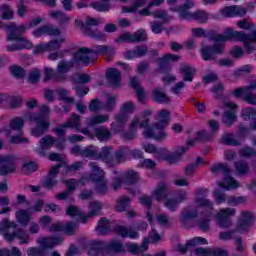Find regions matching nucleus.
I'll return each instance as SVG.
<instances>
[{"label": "nucleus", "instance_id": "nucleus-31", "mask_svg": "<svg viewBox=\"0 0 256 256\" xmlns=\"http://www.w3.org/2000/svg\"><path fill=\"white\" fill-rule=\"evenodd\" d=\"M114 231L117 235H120V237H123L124 239L127 237L130 239H137V237H139V232L131 227L117 226L114 228Z\"/></svg>", "mask_w": 256, "mask_h": 256}, {"label": "nucleus", "instance_id": "nucleus-63", "mask_svg": "<svg viewBox=\"0 0 256 256\" xmlns=\"http://www.w3.org/2000/svg\"><path fill=\"white\" fill-rule=\"evenodd\" d=\"M254 155H256V150L249 146H245L239 150L240 157H245L246 159H251V157H254Z\"/></svg>", "mask_w": 256, "mask_h": 256}, {"label": "nucleus", "instance_id": "nucleus-29", "mask_svg": "<svg viewBox=\"0 0 256 256\" xmlns=\"http://www.w3.org/2000/svg\"><path fill=\"white\" fill-rule=\"evenodd\" d=\"M55 145V138L51 135H46L41 138L40 146L36 149L37 153L41 155V157H45V151L49 150V148Z\"/></svg>", "mask_w": 256, "mask_h": 256}, {"label": "nucleus", "instance_id": "nucleus-37", "mask_svg": "<svg viewBox=\"0 0 256 256\" xmlns=\"http://www.w3.org/2000/svg\"><path fill=\"white\" fill-rule=\"evenodd\" d=\"M253 89H256V81L252 82L245 90L243 99L249 105H256V93H253Z\"/></svg>", "mask_w": 256, "mask_h": 256}, {"label": "nucleus", "instance_id": "nucleus-20", "mask_svg": "<svg viewBox=\"0 0 256 256\" xmlns=\"http://www.w3.org/2000/svg\"><path fill=\"white\" fill-rule=\"evenodd\" d=\"M197 245H207V239L201 238V237H195L189 241H187L186 245L178 244L177 245V251L179 253H182V255H185L191 247H197Z\"/></svg>", "mask_w": 256, "mask_h": 256}, {"label": "nucleus", "instance_id": "nucleus-44", "mask_svg": "<svg viewBox=\"0 0 256 256\" xmlns=\"http://www.w3.org/2000/svg\"><path fill=\"white\" fill-rule=\"evenodd\" d=\"M66 215H68V217H72L73 219H81L82 223H83V217H85V215L83 214V211L81 210V208H79V206H69L66 209Z\"/></svg>", "mask_w": 256, "mask_h": 256}, {"label": "nucleus", "instance_id": "nucleus-43", "mask_svg": "<svg viewBox=\"0 0 256 256\" xmlns=\"http://www.w3.org/2000/svg\"><path fill=\"white\" fill-rule=\"evenodd\" d=\"M211 139V133L202 130L196 133V137L193 140H188V147H193L197 141H209Z\"/></svg>", "mask_w": 256, "mask_h": 256}, {"label": "nucleus", "instance_id": "nucleus-48", "mask_svg": "<svg viewBox=\"0 0 256 256\" xmlns=\"http://www.w3.org/2000/svg\"><path fill=\"white\" fill-rule=\"evenodd\" d=\"M235 171L238 175H248L249 174V163L239 160L234 163Z\"/></svg>", "mask_w": 256, "mask_h": 256}, {"label": "nucleus", "instance_id": "nucleus-35", "mask_svg": "<svg viewBox=\"0 0 256 256\" xmlns=\"http://www.w3.org/2000/svg\"><path fill=\"white\" fill-rule=\"evenodd\" d=\"M94 135L98 141H109L111 139V130L105 126H98L94 129Z\"/></svg>", "mask_w": 256, "mask_h": 256}, {"label": "nucleus", "instance_id": "nucleus-39", "mask_svg": "<svg viewBox=\"0 0 256 256\" xmlns=\"http://www.w3.org/2000/svg\"><path fill=\"white\" fill-rule=\"evenodd\" d=\"M81 117L78 114H74L72 118L68 119V121L61 125V129L66 131L67 127H71L72 129H76L79 131V127H81Z\"/></svg>", "mask_w": 256, "mask_h": 256}, {"label": "nucleus", "instance_id": "nucleus-38", "mask_svg": "<svg viewBox=\"0 0 256 256\" xmlns=\"http://www.w3.org/2000/svg\"><path fill=\"white\" fill-rule=\"evenodd\" d=\"M16 221L22 225V227H27L29 221H31V213L27 210H19L16 212Z\"/></svg>", "mask_w": 256, "mask_h": 256}, {"label": "nucleus", "instance_id": "nucleus-18", "mask_svg": "<svg viewBox=\"0 0 256 256\" xmlns=\"http://www.w3.org/2000/svg\"><path fill=\"white\" fill-rule=\"evenodd\" d=\"M92 55H106V61H112L115 57V47L109 45H96L91 49Z\"/></svg>", "mask_w": 256, "mask_h": 256}, {"label": "nucleus", "instance_id": "nucleus-16", "mask_svg": "<svg viewBox=\"0 0 256 256\" xmlns=\"http://www.w3.org/2000/svg\"><path fill=\"white\" fill-rule=\"evenodd\" d=\"M128 121H129V115L125 113L116 114L114 116V122L111 123V131L113 133L123 132Z\"/></svg>", "mask_w": 256, "mask_h": 256}, {"label": "nucleus", "instance_id": "nucleus-32", "mask_svg": "<svg viewBox=\"0 0 256 256\" xmlns=\"http://www.w3.org/2000/svg\"><path fill=\"white\" fill-rule=\"evenodd\" d=\"M53 132L56 133L58 138H54V146L59 151H63L65 149V143L67 142V138H65V128H55Z\"/></svg>", "mask_w": 256, "mask_h": 256}, {"label": "nucleus", "instance_id": "nucleus-30", "mask_svg": "<svg viewBox=\"0 0 256 256\" xmlns=\"http://www.w3.org/2000/svg\"><path fill=\"white\" fill-rule=\"evenodd\" d=\"M103 208V206L97 202V201H92L89 203L88 205V213L87 215H85V217H83V223H87V221H89V219H93V217H97V215H99V213H101V209Z\"/></svg>", "mask_w": 256, "mask_h": 256}, {"label": "nucleus", "instance_id": "nucleus-61", "mask_svg": "<svg viewBox=\"0 0 256 256\" xmlns=\"http://www.w3.org/2000/svg\"><path fill=\"white\" fill-rule=\"evenodd\" d=\"M65 43V38L59 40H51L46 44L47 51H57L61 49V44Z\"/></svg>", "mask_w": 256, "mask_h": 256}, {"label": "nucleus", "instance_id": "nucleus-2", "mask_svg": "<svg viewBox=\"0 0 256 256\" xmlns=\"http://www.w3.org/2000/svg\"><path fill=\"white\" fill-rule=\"evenodd\" d=\"M193 7H195V2L192 0H187L183 5L170 8V11L178 13L180 19L197 21V23L201 24L207 23V21H209V12L205 10H196L195 12H190L189 9H193Z\"/></svg>", "mask_w": 256, "mask_h": 256}, {"label": "nucleus", "instance_id": "nucleus-46", "mask_svg": "<svg viewBox=\"0 0 256 256\" xmlns=\"http://www.w3.org/2000/svg\"><path fill=\"white\" fill-rule=\"evenodd\" d=\"M96 231L100 235H107L109 231H111V224L109 223V220H107V218H101L97 225Z\"/></svg>", "mask_w": 256, "mask_h": 256}, {"label": "nucleus", "instance_id": "nucleus-51", "mask_svg": "<svg viewBox=\"0 0 256 256\" xmlns=\"http://www.w3.org/2000/svg\"><path fill=\"white\" fill-rule=\"evenodd\" d=\"M23 49H33V44H27L25 42H17V43L6 46V51L8 52L21 51Z\"/></svg>", "mask_w": 256, "mask_h": 256}, {"label": "nucleus", "instance_id": "nucleus-17", "mask_svg": "<svg viewBox=\"0 0 256 256\" xmlns=\"http://www.w3.org/2000/svg\"><path fill=\"white\" fill-rule=\"evenodd\" d=\"M224 106L228 109H232L231 111H225L222 117V123L226 125V127H231L237 121V116L235 115V109H237V104L233 102H224Z\"/></svg>", "mask_w": 256, "mask_h": 256}, {"label": "nucleus", "instance_id": "nucleus-27", "mask_svg": "<svg viewBox=\"0 0 256 256\" xmlns=\"http://www.w3.org/2000/svg\"><path fill=\"white\" fill-rule=\"evenodd\" d=\"M151 98L155 103L167 104L171 103V98L165 93V89L161 87H156L151 93Z\"/></svg>", "mask_w": 256, "mask_h": 256}, {"label": "nucleus", "instance_id": "nucleus-28", "mask_svg": "<svg viewBox=\"0 0 256 256\" xmlns=\"http://www.w3.org/2000/svg\"><path fill=\"white\" fill-rule=\"evenodd\" d=\"M106 79L112 87H119L121 85V72L117 68H108Z\"/></svg>", "mask_w": 256, "mask_h": 256}, {"label": "nucleus", "instance_id": "nucleus-11", "mask_svg": "<svg viewBox=\"0 0 256 256\" xmlns=\"http://www.w3.org/2000/svg\"><path fill=\"white\" fill-rule=\"evenodd\" d=\"M143 41H147V33L144 30H138L134 34L125 32L116 39V43H143Z\"/></svg>", "mask_w": 256, "mask_h": 256}, {"label": "nucleus", "instance_id": "nucleus-56", "mask_svg": "<svg viewBox=\"0 0 256 256\" xmlns=\"http://www.w3.org/2000/svg\"><path fill=\"white\" fill-rule=\"evenodd\" d=\"M221 143H223V145H231L233 147H239V145H241V142L235 139V136L233 134L223 135L221 138Z\"/></svg>", "mask_w": 256, "mask_h": 256}, {"label": "nucleus", "instance_id": "nucleus-13", "mask_svg": "<svg viewBox=\"0 0 256 256\" xmlns=\"http://www.w3.org/2000/svg\"><path fill=\"white\" fill-rule=\"evenodd\" d=\"M92 50L87 47H82L78 49L77 52L74 53V61L76 63H82V65H89L95 61V58L92 56Z\"/></svg>", "mask_w": 256, "mask_h": 256}, {"label": "nucleus", "instance_id": "nucleus-15", "mask_svg": "<svg viewBox=\"0 0 256 256\" xmlns=\"http://www.w3.org/2000/svg\"><path fill=\"white\" fill-rule=\"evenodd\" d=\"M90 180L96 185V191L100 195L107 193V179H105V172L90 174Z\"/></svg>", "mask_w": 256, "mask_h": 256}, {"label": "nucleus", "instance_id": "nucleus-33", "mask_svg": "<svg viewBox=\"0 0 256 256\" xmlns=\"http://www.w3.org/2000/svg\"><path fill=\"white\" fill-rule=\"evenodd\" d=\"M179 73L182 75L184 82L191 83L193 81V77H195V73H197V70H195V68L191 67L190 65L183 64L179 68Z\"/></svg>", "mask_w": 256, "mask_h": 256}, {"label": "nucleus", "instance_id": "nucleus-26", "mask_svg": "<svg viewBox=\"0 0 256 256\" xmlns=\"http://www.w3.org/2000/svg\"><path fill=\"white\" fill-rule=\"evenodd\" d=\"M171 115V112L169 110L162 109L159 111L158 116L155 117V119L158 121L154 124V127L156 129L163 130L167 125H169V117Z\"/></svg>", "mask_w": 256, "mask_h": 256}, {"label": "nucleus", "instance_id": "nucleus-36", "mask_svg": "<svg viewBox=\"0 0 256 256\" xmlns=\"http://www.w3.org/2000/svg\"><path fill=\"white\" fill-rule=\"evenodd\" d=\"M139 182V174L134 170H128L122 174V183L124 185H135Z\"/></svg>", "mask_w": 256, "mask_h": 256}, {"label": "nucleus", "instance_id": "nucleus-23", "mask_svg": "<svg viewBox=\"0 0 256 256\" xmlns=\"http://www.w3.org/2000/svg\"><path fill=\"white\" fill-rule=\"evenodd\" d=\"M49 113H50V109L49 106L47 105H43L40 108V112L39 114L35 113V112H28L25 114V118L29 119L30 121H41V122H46L45 119H47V117H49Z\"/></svg>", "mask_w": 256, "mask_h": 256}, {"label": "nucleus", "instance_id": "nucleus-19", "mask_svg": "<svg viewBox=\"0 0 256 256\" xmlns=\"http://www.w3.org/2000/svg\"><path fill=\"white\" fill-rule=\"evenodd\" d=\"M181 59V56L176 54H165L162 58L158 59L159 71L161 73H167L169 71V65L167 63H177Z\"/></svg>", "mask_w": 256, "mask_h": 256}, {"label": "nucleus", "instance_id": "nucleus-4", "mask_svg": "<svg viewBox=\"0 0 256 256\" xmlns=\"http://www.w3.org/2000/svg\"><path fill=\"white\" fill-rule=\"evenodd\" d=\"M40 247H31L27 250L28 256H49L47 249H53L57 245H61L63 240L59 237L40 238L37 240Z\"/></svg>", "mask_w": 256, "mask_h": 256}, {"label": "nucleus", "instance_id": "nucleus-62", "mask_svg": "<svg viewBox=\"0 0 256 256\" xmlns=\"http://www.w3.org/2000/svg\"><path fill=\"white\" fill-rule=\"evenodd\" d=\"M24 125L25 121L21 117H16L10 122V128L12 129V131H21Z\"/></svg>", "mask_w": 256, "mask_h": 256}, {"label": "nucleus", "instance_id": "nucleus-64", "mask_svg": "<svg viewBox=\"0 0 256 256\" xmlns=\"http://www.w3.org/2000/svg\"><path fill=\"white\" fill-rule=\"evenodd\" d=\"M242 117L244 121H249V119H255L256 117V108L248 107L242 110Z\"/></svg>", "mask_w": 256, "mask_h": 256}, {"label": "nucleus", "instance_id": "nucleus-54", "mask_svg": "<svg viewBox=\"0 0 256 256\" xmlns=\"http://www.w3.org/2000/svg\"><path fill=\"white\" fill-rule=\"evenodd\" d=\"M74 66H75V62L73 60H71V61L62 60L57 65V71L60 74H65L70 69H73Z\"/></svg>", "mask_w": 256, "mask_h": 256}, {"label": "nucleus", "instance_id": "nucleus-10", "mask_svg": "<svg viewBox=\"0 0 256 256\" xmlns=\"http://www.w3.org/2000/svg\"><path fill=\"white\" fill-rule=\"evenodd\" d=\"M188 149L189 147L182 146L174 152H169L167 148H163L160 159H162V161H166L169 165H175V163H179V161H181V158L185 155Z\"/></svg>", "mask_w": 256, "mask_h": 256}, {"label": "nucleus", "instance_id": "nucleus-9", "mask_svg": "<svg viewBox=\"0 0 256 256\" xmlns=\"http://www.w3.org/2000/svg\"><path fill=\"white\" fill-rule=\"evenodd\" d=\"M236 214L237 210L235 208H222L216 214V221L222 229H229L233 225L231 217H235Z\"/></svg>", "mask_w": 256, "mask_h": 256}, {"label": "nucleus", "instance_id": "nucleus-14", "mask_svg": "<svg viewBox=\"0 0 256 256\" xmlns=\"http://www.w3.org/2000/svg\"><path fill=\"white\" fill-rule=\"evenodd\" d=\"M107 242L99 240H90L87 243L88 255L89 256H105Z\"/></svg>", "mask_w": 256, "mask_h": 256}, {"label": "nucleus", "instance_id": "nucleus-52", "mask_svg": "<svg viewBox=\"0 0 256 256\" xmlns=\"http://www.w3.org/2000/svg\"><path fill=\"white\" fill-rule=\"evenodd\" d=\"M89 111L92 113H99L105 109V103L101 102L98 98L92 99L88 106Z\"/></svg>", "mask_w": 256, "mask_h": 256}, {"label": "nucleus", "instance_id": "nucleus-1", "mask_svg": "<svg viewBox=\"0 0 256 256\" xmlns=\"http://www.w3.org/2000/svg\"><path fill=\"white\" fill-rule=\"evenodd\" d=\"M224 34L212 35L210 41H215V44L212 46L205 45L200 49L204 61H217V55H223L225 53V41L227 39H234L242 43L256 41V29L252 30L250 34L245 33V31L227 29Z\"/></svg>", "mask_w": 256, "mask_h": 256}, {"label": "nucleus", "instance_id": "nucleus-40", "mask_svg": "<svg viewBox=\"0 0 256 256\" xmlns=\"http://www.w3.org/2000/svg\"><path fill=\"white\" fill-rule=\"evenodd\" d=\"M34 123H36V127L31 131L34 137H41V135L47 133L50 125L49 122L34 121Z\"/></svg>", "mask_w": 256, "mask_h": 256}, {"label": "nucleus", "instance_id": "nucleus-53", "mask_svg": "<svg viewBox=\"0 0 256 256\" xmlns=\"http://www.w3.org/2000/svg\"><path fill=\"white\" fill-rule=\"evenodd\" d=\"M78 229L77 222L69 221L66 224H63L62 233L64 235L73 236Z\"/></svg>", "mask_w": 256, "mask_h": 256}, {"label": "nucleus", "instance_id": "nucleus-60", "mask_svg": "<svg viewBox=\"0 0 256 256\" xmlns=\"http://www.w3.org/2000/svg\"><path fill=\"white\" fill-rule=\"evenodd\" d=\"M90 7L95 9L96 11H99L100 13H105L111 9V4L107 2H94L90 4Z\"/></svg>", "mask_w": 256, "mask_h": 256}, {"label": "nucleus", "instance_id": "nucleus-57", "mask_svg": "<svg viewBox=\"0 0 256 256\" xmlns=\"http://www.w3.org/2000/svg\"><path fill=\"white\" fill-rule=\"evenodd\" d=\"M71 80L75 84L85 85L87 83H91V76L89 74H79L72 76Z\"/></svg>", "mask_w": 256, "mask_h": 256}, {"label": "nucleus", "instance_id": "nucleus-21", "mask_svg": "<svg viewBox=\"0 0 256 256\" xmlns=\"http://www.w3.org/2000/svg\"><path fill=\"white\" fill-rule=\"evenodd\" d=\"M34 37H42V35H50L54 37H59L61 35V30L53 27V25H43L33 31Z\"/></svg>", "mask_w": 256, "mask_h": 256}, {"label": "nucleus", "instance_id": "nucleus-58", "mask_svg": "<svg viewBox=\"0 0 256 256\" xmlns=\"http://www.w3.org/2000/svg\"><path fill=\"white\" fill-rule=\"evenodd\" d=\"M58 95H59L60 101H64V103H69V104L75 103V98L69 97V91L65 88H59Z\"/></svg>", "mask_w": 256, "mask_h": 256}, {"label": "nucleus", "instance_id": "nucleus-49", "mask_svg": "<svg viewBox=\"0 0 256 256\" xmlns=\"http://www.w3.org/2000/svg\"><path fill=\"white\" fill-rule=\"evenodd\" d=\"M198 212L196 209H192L191 207H186L182 211L181 214V221L182 223H185L186 221H189V219H197Z\"/></svg>", "mask_w": 256, "mask_h": 256}, {"label": "nucleus", "instance_id": "nucleus-45", "mask_svg": "<svg viewBox=\"0 0 256 256\" xmlns=\"http://www.w3.org/2000/svg\"><path fill=\"white\" fill-rule=\"evenodd\" d=\"M111 150V147L105 146L98 154V158L104 161L107 167H111V159H113V156H111Z\"/></svg>", "mask_w": 256, "mask_h": 256}, {"label": "nucleus", "instance_id": "nucleus-41", "mask_svg": "<svg viewBox=\"0 0 256 256\" xmlns=\"http://www.w3.org/2000/svg\"><path fill=\"white\" fill-rule=\"evenodd\" d=\"M131 87L135 89L138 101L145 100V89L142 88L141 84H139V79L137 77L131 78Z\"/></svg>", "mask_w": 256, "mask_h": 256}, {"label": "nucleus", "instance_id": "nucleus-24", "mask_svg": "<svg viewBox=\"0 0 256 256\" xmlns=\"http://www.w3.org/2000/svg\"><path fill=\"white\" fill-rule=\"evenodd\" d=\"M167 189H169V184L165 182L158 183L157 187L152 192V198L156 199V201H165V199L169 197V192H167Z\"/></svg>", "mask_w": 256, "mask_h": 256}, {"label": "nucleus", "instance_id": "nucleus-5", "mask_svg": "<svg viewBox=\"0 0 256 256\" xmlns=\"http://www.w3.org/2000/svg\"><path fill=\"white\" fill-rule=\"evenodd\" d=\"M5 29L7 31V41H17L26 43L28 45H33V42L29 41V39L23 37L27 32L28 27L25 25L17 26L15 22H11L8 25H5Z\"/></svg>", "mask_w": 256, "mask_h": 256}, {"label": "nucleus", "instance_id": "nucleus-59", "mask_svg": "<svg viewBox=\"0 0 256 256\" xmlns=\"http://www.w3.org/2000/svg\"><path fill=\"white\" fill-rule=\"evenodd\" d=\"M129 203H131V198L127 196H123L118 200V204L116 205V211L122 213L129 207Z\"/></svg>", "mask_w": 256, "mask_h": 256}, {"label": "nucleus", "instance_id": "nucleus-47", "mask_svg": "<svg viewBox=\"0 0 256 256\" xmlns=\"http://www.w3.org/2000/svg\"><path fill=\"white\" fill-rule=\"evenodd\" d=\"M123 251V244L117 240H112L111 242H106V253H121Z\"/></svg>", "mask_w": 256, "mask_h": 256}, {"label": "nucleus", "instance_id": "nucleus-3", "mask_svg": "<svg viewBox=\"0 0 256 256\" xmlns=\"http://www.w3.org/2000/svg\"><path fill=\"white\" fill-rule=\"evenodd\" d=\"M210 170L213 175H219V173H223L224 175L223 182L217 183L218 187L226 189V191H231V189H237L239 187V183L231 177V168H229V165L223 163L214 164Z\"/></svg>", "mask_w": 256, "mask_h": 256}, {"label": "nucleus", "instance_id": "nucleus-22", "mask_svg": "<svg viewBox=\"0 0 256 256\" xmlns=\"http://www.w3.org/2000/svg\"><path fill=\"white\" fill-rule=\"evenodd\" d=\"M224 17H245L247 15V9L243 6H227L222 10Z\"/></svg>", "mask_w": 256, "mask_h": 256}, {"label": "nucleus", "instance_id": "nucleus-42", "mask_svg": "<svg viewBox=\"0 0 256 256\" xmlns=\"http://www.w3.org/2000/svg\"><path fill=\"white\" fill-rule=\"evenodd\" d=\"M139 125V119L134 120L129 128L128 132H123L120 137L124 141H133L135 139L136 134H135V128Z\"/></svg>", "mask_w": 256, "mask_h": 256}, {"label": "nucleus", "instance_id": "nucleus-55", "mask_svg": "<svg viewBox=\"0 0 256 256\" xmlns=\"http://www.w3.org/2000/svg\"><path fill=\"white\" fill-rule=\"evenodd\" d=\"M144 137L148 139H155V141H163L167 137V133L163 130H160L159 135H155V132L151 129H146L144 131Z\"/></svg>", "mask_w": 256, "mask_h": 256}, {"label": "nucleus", "instance_id": "nucleus-12", "mask_svg": "<svg viewBox=\"0 0 256 256\" xmlns=\"http://www.w3.org/2000/svg\"><path fill=\"white\" fill-rule=\"evenodd\" d=\"M63 167V164H56L51 167L48 175L44 178V181L42 182V187L44 189H53L54 187H57V184L59 181H57V175H59V168Z\"/></svg>", "mask_w": 256, "mask_h": 256}, {"label": "nucleus", "instance_id": "nucleus-25", "mask_svg": "<svg viewBox=\"0 0 256 256\" xmlns=\"http://www.w3.org/2000/svg\"><path fill=\"white\" fill-rule=\"evenodd\" d=\"M127 153H129L128 147H120L119 150L114 152V155L112 156L110 162V167H116V165H119L120 163H125V161L127 160Z\"/></svg>", "mask_w": 256, "mask_h": 256}, {"label": "nucleus", "instance_id": "nucleus-6", "mask_svg": "<svg viewBox=\"0 0 256 256\" xmlns=\"http://www.w3.org/2000/svg\"><path fill=\"white\" fill-rule=\"evenodd\" d=\"M254 223L255 214L251 211H242L234 231L240 235H245V233H249V231H251V227H253Z\"/></svg>", "mask_w": 256, "mask_h": 256}, {"label": "nucleus", "instance_id": "nucleus-8", "mask_svg": "<svg viewBox=\"0 0 256 256\" xmlns=\"http://www.w3.org/2000/svg\"><path fill=\"white\" fill-rule=\"evenodd\" d=\"M17 169V157L14 155H0V175L3 177L15 173Z\"/></svg>", "mask_w": 256, "mask_h": 256}, {"label": "nucleus", "instance_id": "nucleus-7", "mask_svg": "<svg viewBox=\"0 0 256 256\" xmlns=\"http://www.w3.org/2000/svg\"><path fill=\"white\" fill-rule=\"evenodd\" d=\"M160 239L161 235L157 233V230L153 229L152 235H150L148 238H144L141 246L137 244H129L127 248L128 251L132 253V255H139L141 253H144V251H147V249H149V243H159Z\"/></svg>", "mask_w": 256, "mask_h": 256}, {"label": "nucleus", "instance_id": "nucleus-50", "mask_svg": "<svg viewBox=\"0 0 256 256\" xmlns=\"http://www.w3.org/2000/svg\"><path fill=\"white\" fill-rule=\"evenodd\" d=\"M109 117H110L109 114L96 115L88 120V125L90 127H95V125H101L103 123H107V121H109Z\"/></svg>", "mask_w": 256, "mask_h": 256}, {"label": "nucleus", "instance_id": "nucleus-34", "mask_svg": "<svg viewBox=\"0 0 256 256\" xmlns=\"http://www.w3.org/2000/svg\"><path fill=\"white\" fill-rule=\"evenodd\" d=\"M49 15L52 19H55V21H57L60 27H63V25H68V23H70L71 21V17H69L63 11H59V10L52 11L49 13Z\"/></svg>", "mask_w": 256, "mask_h": 256}]
</instances>
